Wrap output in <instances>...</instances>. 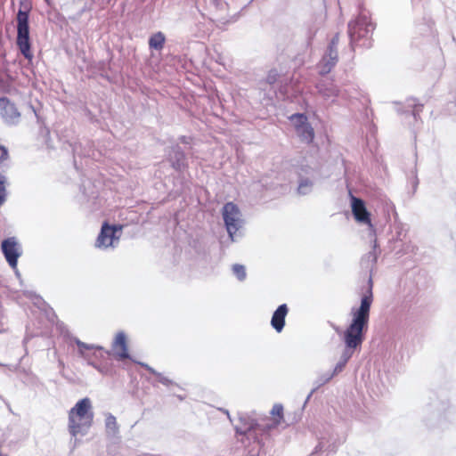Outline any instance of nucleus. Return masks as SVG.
<instances>
[{"mask_svg": "<svg viewBox=\"0 0 456 456\" xmlns=\"http://www.w3.org/2000/svg\"><path fill=\"white\" fill-rule=\"evenodd\" d=\"M288 306L286 304L281 305L273 313L271 320L272 327L277 331L281 332L285 325V317L288 314Z\"/></svg>", "mask_w": 456, "mask_h": 456, "instance_id": "14", "label": "nucleus"}, {"mask_svg": "<svg viewBox=\"0 0 456 456\" xmlns=\"http://www.w3.org/2000/svg\"><path fill=\"white\" fill-rule=\"evenodd\" d=\"M298 187L297 191L301 195H306L313 190L316 171L308 166H302L297 169Z\"/></svg>", "mask_w": 456, "mask_h": 456, "instance_id": "8", "label": "nucleus"}, {"mask_svg": "<svg viewBox=\"0 0 456 456\" xmlns=\"http://www.w3.org/2000/svg\"><path fill=\"white\" fill-rule=\"evenodd\" d=\"M106 425L108 428H117V422H116V419L115 417L113 416H109L106 419Z\"/></svg>", "mask_w": 456, "mask_h": 456, "instance_id": "22", "label": "nucleus"}, {"mask_svg": "<svg viewBox=\"0 0 456 456\" xmlns=\"http://www.w3.org/2000/svg\"><path fill=\"white\" fill-rule=\"evenodd\" d=\"M121 226H111L104 224L102 226L101 232L97 237L95 246L99 248L115 247V245L119 240Z\"/></svg>", "mask_w": 456, "mask_h": 456, "instance_id": "7", "label": "nucleus"}, {"mask_svg": "<svg viewBox=\"0 0 456 456\" xmlns=\"http://www.w3.org/2000/svg\"><path fill=\"white\" fill-rule=\"evenodd\" d=\"M77 346L79 347V351H80L81 354H83V351L85 349H91L93 347V346H88V345H86V344H85V343H83L81 341H78V340L77 341Z\"/></svg>", "mask_w": 456, "mask_h": 456, "instance_id": "23", "label": "nucleus"}, {"mask_svg": "<svg viewBox=\"0 0 456 456\" xmlns=\"http://www.w3.org/2000/svg\"><path fill=\"white\" fill-rule=\"evenodd\" d=\"M90 401H78L69 415V430L73 436L84 435L93 422Z\"/></svg>", "mask_w": 456, "mask_h": 456, "instance_id": "2", "label": "nucleus"}, {"mask_svg": "<svg viewBox=\"0 0 456 456\" xmlns=\"http://www.w3.org/2000/svg\"><path fill=\"white\" fill-rule=\"evenodd\" d=\"M374 30V24L366 15H360L355 21L348 24V34L351 44L356 43L360 38L368 37Z\"/></svg>", "mask_w": 456, "mask_h": 456, "instance_id": "6", "label": "nucleus"}, {"mask_svg": "<svg viewBox=\"0 0 456 456\" xmlns=\"http://www.w3.org/2000/svg\"><path fill=\"white\" fill-rule=\"evenodd\" d=\"M20 113L15 104L9 99L2 97V118L8 124H15L20 119Z\"/></svg>", "mask_w": 456, "mask_h": 456, "instance_id": "11", "label": "nucleus"}, {"mask_svg": "<svg viewBox=\"0 0 456 456\" xmlns=\"http://www.w3.org/2000/svg\"><path fill=\"white\" fill-rule=\"evenodd\" d=\"M169 160L174 168L180 170L184 167V154L180 150V147L175 146L172 148L169 153Z\"/></svg>", "mask_w": 456, "mask_h": 456, "instance_id": "15", "label": "nucleus"}, {"mask_svg": "<svg viewBox=\"0 0 456 456\" xmlns=\"http://www.w3.org/2000/svg\"><path fill=\"white\" fill-rule=\"evenodd\" d=\"M371 303L372 293L370 289H369L368 292L362 296L359 308H352L351 310L352 322L343 332V340L346 348L333 371L327 374L324 382L330 380L334 375L343 370L346 364L352 357L354 351L363 342V331L367 330L368 327Z\"/></svg>", "mask_w": 456, "mask_h": 456, "instance_id": "1", "label": "nucleus"}, {"mask_svg": "<svg viewBox=\"0 0 456 456\" xmlns=\"http://www.w3.org/2000/svg\"><path fill=\"white\" fill-rule=\"evenodd\" d=\"M232 272L239 281H242L246 278V269L242 265L236 264L232 266Z\"/></svg>", "mask_w": 456, "mask_h": 456, "instance_id": "21", "label": "nucleus"}, {"mask_svg": "<svg viewBox=\"0 0 456 456\" xmlns=\"http://www.w3.org/2000/svg\"><path fill=\"white\" fill-rule=\"evenodd\" d=\"M112 351L118 361L130 358L126 344V337L123 331H119L112 343Z\"/></svg>", "mask_w": 456, "mask_h": 456, "instance_id": "10", "label": "nucleus"}, {"mask_svg": "<svg viewBox=\"0 0 456 456\" xmlns=\"http://www.w3.org/2000/svg\"><path fill=\"white\" fill-rule=\"evenodd\" d=\"M338 61V50L332 47L327 51L318 64L319 73L322 75L329 73Z\"/></svg>", "mask_w": 456, "mask_h": 456, "instance_id": "12", "label": "nucleus"}, {"mask_svg": "<svg viewBox=\"0 0 456 456\" xmlns=\"http://www.w3.org/2000/svg\"><path fill=\"white\" fill-rule=\"evenodd\" d=\"M2 253L15 274L20 276L17 264L19 257L21 256L23 253L22 246L20 241L15 237L2 240Z\"/></svg>", "mask_w": 456, "mask_h": 456, "instance_id": "5", "label": "nucleus"}, {"mask_svg": "<svg viewBox=\"0 0 456 456\" xmlns=\"http://www.w3.org/2000/svg\"><path fill=\"white\" fill-rule=\"evenodd\" d=\"M166 41L165 35L162 32L153 34L149 39V46L151 49L161 50Z\"/></svg>", "mask_w": 456, "mask_h": 456, "instance_id": "18", "label": "nucleus"}, {"mask_svg": "<svg viewBox=\"0 0 456 456\" xmlns=\"http://www.w3.org/2000/svg\"><path fill=\"white\" fill-rule=\"evenodd\" d=\"M282 406L281 404H275L273 408V411H272V413L274 415V416H277V418H275L272 423H268L265 426L264 428V430H266V431H270L271 429L273 428H277V426L281 423V421L282 420Z\"/></svg>", "mask_w": 456, "mask_h": 456, "instance_id": "17", "label": "nucleus"}, {"mask_svg": "<svg viewBox=\"0 0 456 456\" xmlns=\"http://www.w3.org/2000/svg\"><path fill=\"white\" fill-rule=\"evenodd\" d=\"M7 157V150L4 146H2V161L4 160Z\"/></svg>", "mask_w": 456, "mask_h": 456, "instance_id": "26", "label": "nucleus"}, {"mask_svg": "<svg viewBox=\"0 0 456 456\" xmlns=\"http://www.w3.org/2000/svg\"><path fill=\"white\" fill-rule=\"evenodd\" d=\"M352 200V212L355 220L362 224H367L371 233H374V227L370 221V215L365 208L363 200L361 199L351 197Z\"/></svg>", "mask_w": 456, "mask_h": 456, "instance_id": "9", "label": "nucleus"}, {"mask_svg": "<svg viewBox=\"0 0 456 456\" xmlns=\"http://www.w3.org/2000/svg\"><path fill=\"white\" fill-rule=\"evenodd\" d=\"M319 94L326 100L333 102L338 95V89L332 81L323 80L317 85Z\"/></svg>", "mask_w": 456, "mask_h": 456, "instance_id": "13", "label": "nucleus"}, {"mask_svg": "<svg viewBox=\"0 0 456 456\" xmlns=\"http://www.w3.org/2000/svg\"><path fill=\"white\" fill-rule=\"evenodd\" d=\"M17 45L21 54L31 61L33 53L30 50L28 14L20 11L17 15Z\"/></svg>", "mask_w": 456, "mask_h": 456, "instance_id": "4", "label": "nucleus"}, {"mask_svg": "<svg viewBox=\"0 0 456 456\" xmlns=\"http://www.w3.org/2000/svg\"><path fill=\"white\" fill-rule=\"evenodd\" d=\"M225 228L232 241H236L241 236L240 230L244 225L242 214L233 202L226 203L222 209Z\"/></svg>", "mask_w": 456, "mask_h": 456, "instance_id": "3", "label": "nucleus"}, {"mask_svg": "<svg viewBox=\"0 0 456 456\" xmlns=\"http://www.w3.org/2000/svg\"><path fill=\"white\" fill-rule=\"evenodd\" d=\"M28 297H29L30 299H32L34 301L35 304H38L40 301H41V298H39L38 297L35 296L34 294H32L31 292H28Z\"/></svg>", "mask_w": 456, "mask_h": 456, "instance_id": "25", "label": "nucleus"}, {"mask_svg": "<svg viewBox=\"0 0 456 456\" xmlns=\"http://www.w3.org/2000/svg\"><path fill=\"white\" fill-rule=\"evenodd\" d=\"M4 197H5V193H4V180L2 179V196H1L2 203L4 200Z\"/></svg>", "mask_w": 456, "mask_h": 456, "instance_id": "27", "label": "nucleus"}, {"mask_svg": "<svg viewBox=\"0 0 456 456\" xmlns=\"http://www.w3.org/2000/svg\"><path fill=\"white\" fill-rule=\"evenodd\" d=\"M296 133L305 142H311L314 137V129L308 122L302 127L297 128Z\"/></svg>", "mask_w": 456, "mask_h": 456, "instance_id": "16", "label": "nucleus"}, {"mask_svg": "<svg viewBox=\"0 0 456 456\" xmlns=\"http://www.w3.org/2000/svg\"><path fill=\"white\" fill-rule=\"evenodd\" d=\"M295 130L302 127L307 123V118L304 114H293L289 118Z\"/></svg>", "mask_w": 456, "mask_h": 456, "instance_id": "20", "label": "nucleus"}, {"mask_svg": "<svg viewBox=\"0 0 456 456\" xmlns=\"http://www.w3.org/2000/svg\"><path fill=\"white\" fill-rule=\"evenodd\" d=\"M141 364H142L144 368H146V369H147L151 373H152V374L156 377L157 380H158L159 383H161V384H163V385H165V386H167V387H168V386H170V385H172V384H173L172 379H169L168 377L165 376L164 374H162V373H160V372L156 371L155 370H153L151 367H150V366H149V365H147V364H144V363H141Z\"/></svg>", "mask_w": 456, "mask_h": 456, "instance_id": "19", "label": "nucleus"}, {"mask_svg": "<svg viewBox=\"0 0 456 456\" xmlns=\"http://www.w3.org/2000/svg\"><path fill=\"white\" fill-rule=\"evenodd\" d=\"M338 36H335V37L332 38V40H331V42H330V45H329L328 50H330L331 47H332V49H336V50H337V45H338Z\"/></svg>", "mask_w": 456, "mask_h": 456, "instance_id": "24", "label": "nucleus"}]
</instances>
